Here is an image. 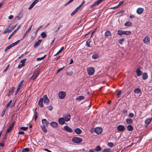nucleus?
<instances>
[{
	"label": "nucleus",
	"mask_w": 152,
	"mask_h": 152,
	"mask_svg": "<svg viewBox=\"0 0 152 152\" xmlns=\"http://www.w3.org/2000/svg\"><path fill=\"white\" fill-rule=\"evenodd\" d=\"M87 71L88 75H92L94 73L95 70L94 67H88L87 69Z\"/></svg>",
	"instance_id": "nucleus-1"
},
{
	"label": "nucleus",
	"mask_w": 152,
	"mask_h": 152,
	"mask_svg": "<svg viewBox=\"0 0 152 152\" xmlns=\"http://www.w3.org/2000/svg\"><path fill=\"white\" fill-rule=\"evenodd\" d=\"M20 41V40H19L17 41L16 42L11 44V45H10L8 46L4 50V51H7L8 50L10 49L11 48L17 45L18 43H19Z\"/></svg>",
	"instance_id": "nucleus-2"
},
{
	"label": "nucleus",
	"mask_w": 152,
	"mask_h": 152,
	"mask_svg": "<svg viewBox=\"0 0 152 152\" xmlns=\"http://www.w3.org/2000/svg\"><path fill=\"white\" fill-rule=\"evenodd\" d=\"M73 142L77 143H80L82 141V139L78 137H74L72 140Z\"/></svg>",
	"instance_id": "nucleus-3"
},
{
	"label": "nucleus",
	"mask_w": 152,
	"mask_h": 152,
	"mask_svg": "<svg viewBox=\"0 0 152 152\" xmlns=\"http://www.w3.org/2000/svg\"><path fill=\"white\" fill-rule=\"evenodd\" d=\"M66 94L65 92L63 91H60L58 93L59 98L60 99H64L66 96Z\"/></svg>",
	"instance_id": "nucleus-4"
},
{
	"label": "nucleus",
	"mask_w": 152,
	"mask_h": 152,
	"mask_svg": "<svg viewBox=\"0 0 152 152\" xmlns=\"http://www.w3.org/2000/svg\"><path fill=\"white\" fill-rule=\"evenodd\" d=\"M118 130L120 132H123L125 129V128L124 126L122 125H119L117 127Z\"/></svg>",
	"instance_id": "nucleus-5"
},
{
	"label": "nucleus",
	"mask_w": 152,
	"mask_h": 152,
	"mask_svg": "<svg viewBox=\"0 0 152 152\" xmlns=\"http://www.w3.org/2000/svg\"><path fill=\"white\" fill-rule=\"evenodd\" d=\"M102 131V129L101 127H97L95 129V131L96 134H101Z\"/></svg>",
	"instance_id": "nucleus-6"
},
{
	"label": "nucleus",
	"mask_w": 152,
	"mask_h": 152,
	"mask_svg": "<svg viewBox=\"0 0 152 152\" xmlns=\"http://www.w3.org/2000/svg\"><path fill=\"white\" fill-rule=\"evenodd\" d=\"M63 129L64 130L66 131V132H73L72 129L71 128H70L69 126H64V127Z\"/></svg>",
	"instance_id": "nucleus-7"
},
{
	"label": "nucleus",
	"mask_w": 152,
	"mask_h": 152,
	"mask_svg": "<svg viewBox=\"0 0 152 152\" xmlns=\"http://www.w3.org/2000/svg\"><path fill=\"white\" fill-rule=\"evenodd\" d=\"M150 39L148 36L146 37L143 39V42L146 44L148 45L150 43Z\"/></svg>",
	"instance_id": "nucleus-8"
},
{
	"label": "nucleus",
	"mask_w": 152,
	"mask_h": 152,
	"mask_svg": "<svg viewBox=\"0 0 152 152\" xmlns=\"http://www.w3.org/2000/svg\"><path fill=\"white\" fill-rule=\"evenodd\" d=\"M43 100H44V103L46 104H48L49 102V100L46 95H45L44 96Z\"/></svg>",
	"instance_id": "nucleus-9"
},
{
	"label": "nucleus",
	"mask_w": 152,
	"mask_h": 152,
	"mask_svg": "<svg viewBox=\"0 0 152 152\" xmlns=\"http://www.w3.org/2000/svg\"><path fill=\"white\" fill-rule=\"evenodd\" d=\"M58 121L60 125H63L65 123L64 118H59Z\"/></svg>",
	"instance_id": "nucleus-10"
},
{
	"label": "nucleus",
	"mask_w": 152,
	"mask_h": 152,
	"mask_svg": "<svg viewBox=\"0 0 152 152\" xmlns=\"http://www.w3.org/2000/svg\"><path fill=\"white\" fill-rule=\"evenodd\" d=\"M14 122H13L12 123L11 125L7 129L6 132L7 133H8L10 132L13 129L14 126Z\"/></svg>",
	"instance_id": "nucleus-11"
},
{
	"label": "nucleus",
	"mask_w": 152,
	"mask_h": 152,
	"mask_svg": "<svg viewBox=\"0 0 152 152\" xmlns=\"http://www.w3.org/2000/svg\"><path fill=\"white\" fill-rule=\"evenodd\" d=\"M21 27V25H20L14 31H13L10 35L8 38V39H10V38L12 37L15 33L17 31H18L20 28Z\"/></svg>",
	"instance_id": "nucleus-12"
},
{
	"label": "nucleus",
	"mask_w": 152,
	"mask_h": 152,
	"mask_svg": "<svg viewBox=\"0 0 152 152\" xmlns=\"http://www.w3.org/2000/svg\"><path fill=\"white\" fill-rule=\"evenodd\" d=\"M39 74V72L38 71L36 72L35 73H34L32 76L31 77V79L32 80H34L37 77L38 75Z\"/></svg>",
	"instance_id": "nucleus-13"
},
{
	"label": "nucleus",
	"mask_w": 152,
	"mask_h": 152,
	"mask_svg": "<svg viewBox=\"0 0 152 152\" xmlns=\"http://www.w3.org/2000/svg\"><path fill=\"white\" fill-rule=\"evenodd\" d=\"M63 118H64V121L67 122L70 120L71 116L69 114H68L64 116Z\"/></svg>",
	"instance_id": "nucleus-14"
},
{
	"label": "nucleus",
	"mask_w": 152,
	"mask_h": 152,
	"mask_svg": "<svg viewBox=\"0 0 152 152\" xmlns=\"http://www.w3.org/2000/svg\"><path fill=\"white\" fill-rule=\"evenodd\" d=\"M140 68H138L136 71V74L138 76H140L142 74V71L140 70Z\"/></svg>",
	"instance_id": "nucleus-15"
},
{
	"label": "nucleus",
	"mask_w": 152,
	"mask_h": 152,
	"mask_svg": "<svg viewBox=\"0 0 152 152\" xmlns=\"http://www.w3.org/2000/svg\"><path fill=\"white\" fill-rule=\"evenodd\" d=\"M42 41V39H39L38 41L36 42L35 44L34 45V48H36L38 47L41 44Z\"/></svg>",
	"instance_id": "nucleus-16"
},
{
	"label": "nucleus",
	"mask_w": 152,
	"mask_h": 152,
	"mask_svg": "<svg viewBox=\"0 0 152 152\" xmlns=\"http://www.w3.org/2000/svg\"><path fill=\"white\" fill-rule=\"evenodd\" d=\"M144 11V9L142 8H139L137 10V13L139 15L141 14Z\"/></svg>",
	"instance_id": "nucleus-17"
},
{
	"label": "nucleus",
	"mask_w": 152,
	"mask_h": 152,
	"mask_svg": "<svg viewBox=\"0 0 152 152\" xmlns=\"http://www.w3.org/2000/svg\"><path fill=\"white\" fill-rule=\"evenodd\" d=\"M74 132L76 134H79L81 133L82 131L80 129L77 128L74 130Z\"/></svg>",
	"instance_id": "nucleus-18"
},
{
	"label": "nucleus",
	"mask_w": 152,
	"mask_h": 152,
	"mask_svg": "<svg viewBox=\"0 0 152 152\" xmlns=\"http://www.w3.org/2000/svg\"><path fill=\"white\" fill-rule=\"evenodd\" d=\"M43 98H41L38 102V104L40 107H42L43 106Z\"/></svg>",
	"instance_id": "nucleus-19"
},
{
	"label": "nucleus",
	"mask_w": 152,
	"mask_h": 152,
	"mask_svg": "<svg viewBox=\"0 0 152 152\" xmlns=\"http://www.w3.org/2000/svg\"><path fill=\"white\" fill-rule=\"evenodd\" d=\"M50 124L51 126L53 127H56L58 126L57 123L55 121L51 122Z\"/></svg>",
	"instance_id": "nucleus-20"
},
{
	"label": "nucleus",
	"mask_w": 152,
	"mask_h": 152,
	"mask_svg": "<svg viewBox=\"0 0 152 152\" xmlns=\"http://www.w3.org/2000/svg\"><path fill=\"white\" fill-rule=\"evenodd\" d=\"M42 123L43 124L47 126L49 124L48 122L45 119H43L42 120Z\"/></svg>",
	"instance_id": "nucleus-21"
},
{
	"label": "nucleus",
	"mask_w": 152,
	"mask_h": 152,
	"mask_svg": "<svg viewBox=\"0 0 152 152\" xmlns=\"http://www.w3.org/2000/svg\"><path fill=\"white\" fill-rule=\"evenodd\" d=\"M152 120V118H148L145 121V124H146L147 125H148L150 124L151 121Z\"/></svg>",
	"instance_id": "nucleus-22"
},
{
	"label": "nucleus",
	"mask_w": 152,
	"mask_h": 152,
	"mask_svg": "<svg viewBox=\"0 0 152 152\" xmlns=\"http://www.w3.org/2000/svg\"><path fill=\"white\" fill-rule=\"evenodd\" d=\"M85 99V97L83 96H78L76 98V100H78L79 101H81L84 99Z\"/></svg>",
	"instance_id": "nucleus-23"
},
{
	"label": "nucleus",
	"mask_w": 152,
	"mask_h": 152,
	"mask_svg": "<svg viewBox=\"0 0 152 152\" xmlns=\"http://www.w3.org/2000/svg\"><path fill=\"white\" fill-rule=\"evenodd\" d=\"M142 78L143 80H146L148 78V76L146 73H144L142 75Z\"/></svg>",
	"instance_id": "nucleus-24"
},
{
	"label": "nucleus",
	"mask_w": 152,
	"mask_h": 152,
	"mask_svg": "<svg viewBox=\"0 0 152 152\" xmlns=\"http://www.w3.org/2000/svg\"><path fill=\"white\" fill-rule=\"evenodd\" d=\"M132 24V23L130 21H127L124 24V26H131Z\"/></svg>",
	"instance_id": "nucleus-25"
},
{
	"label": "nucleus",
	"mask_w": 152,
	"mask_h": 152,
	"mask_svg": "<svg viewBox=\"0 0 152 152\" xmlns=\"http://www.w3.org/2000/svg\"><path fill=\"white\" fill-rule=\"evenodd\" d=\"M14 92V88H12L9 91L8 96H9L11 95H12Z\"/></svg>",
	"instance_id": "nucleus-26"
},
{
	"label": "nucleus",
	"mask_w": 152,
	"mask_h": 152,
	"mask_svg": "<svg viewBox=\"0 0 152 152\" xmlns=\"http://www.w3.org/2000/svg\"><path fill=\"white\" fill-rule=\"evenodd\" d=\"M126 122L128 124H132L133 122V121L132 120V119L129 118H127L126 120Z\"/></svg>",
	"instance_id": "nucleus-27"
},
{
	"label": "nucleus",
	"mask_w": 152,
	"mask_h": 152,
	"mask_svg": "<svg viewBox=\"0 0 152 152\" xmlns=\"http://www.w3.org/2000/svg\"><path fill=\"white\" fill-rule=\"evenodd\" d=\"M104 35L105 37L109 36L111 35V33L110 31L107 30L105 32Z\"/></svg>",
	"instance_id": "nucleus-28"
},
{
	"label": "nucleus",
	"mask_w": 152,
	"mask_h": 152,
	"mask_svg": "<svg viewBox=\"0 0 152 152\" xmlns=\"http://www.w3.org/2000/svg\"><path fill=\"white\" fill-rule=\"evenodd\" d=\"M41 128L43 132L44 133H46L47 132V129L46 128L45 125H42L41 126Z\"/></svg>",
	"instance_id": "nucleus-29"
},
{
	"label": "nucleus",
	"mask_w": 152,
	"mask_h": 152,
	"mask_svg": "<svg viewBox=\"0 0 152 152\" xmlns=\"http://www.w3.org/2000/svg\"><path fill=\"white\" fill-rule=\"evenodd\" d=\"M131 32L130 31H123V34L128 35L130 34Z\"/></svg>",
	"instance_id": "nucleus-30"
},
{
	"label": "nucleus",
	"mask_w": 152,
	"mask_h": 152,
	"mask_svg": "<svg viewBox=\"0 0 152 152\" xmlns=\"http://www.w3.org/2000/svg\"><path fill=\"white\" fill-rule=\"evenodd\" d=\"M127 130L129 131H132L133 130V127L132 126L129 125L127 126Z\"/></svg>",
	"instance_id": "nucleus-31"
},
{
	"label": "nucleus",
	"mask_w": 152,
	"mask_h": 152,
	"mask_svg": "<svg viewBox=\"0 0 152 152\" xmlns=\"http://www.w3.org/2000/svg\"><path fill=\"white\" fill-rule=\"evenodd\" d=\"M94 149L95 151H99L101 150V148L99 145L96 146Z\"/></svg>",
	"instance_id": "nucleus-32"
},
{
	"label": "nucleus",
	"mask_w": 152,
	"mask_h": 152,
	"mask_svg": "<svg viewBox=\"0 0 152 152\" xmlns=\"http://www.w3.org/2000/svg\"><path fill=\"white\" fill-rule=\"evenodd\" d=\"M141 91V90L139 88H136L134 90V92L136 94H139Z\"/></svg>",
	"instance_id": "nucleus-33"
},
{
	"label": "nucleus",
	"mask_w": 152,
	"mask_h": 152,
	"mask_svg": "<svg viewBox=\"0 0 152 152\" xmlns=\"http://www.w3.org/2000/svg\"><path fill=\"white\" fill-rule=\"evenodd\" d=\"M46 55H45L43 57H40V58H37L36 60L37 61H39L42 60L46 56Z\"/></svg>",
	"instance_id": "nucleus-34"
},
{
	"label": "nucleus",
	"mask_w": 152,
	"mask_h": 152,
	"mask_svg": "<svg viewBox=\"0 0 152 152\" xmlns=\"http://www.w3.org/2000/svg\"><path fill=\"white\" fill-rule=\"evenodd\" d=\"M99 57L98 55L97 54H94L92 56V58L95 59Z\"/></svg>",
	"instance_id": "nucleus-35"
},
{
	"label": "nucleus",
	"mask_w": 152,
	"mask_h": 152,
	"mask_svg": "<svg viewBox=\"0 0 152 152\" xmlns=\"http://www.w3.org/2000/svg\"><path fill=\"white\" fill-rule=\"evenodd\" d=\"M6 140V139H4L3 140V141L1 142V143H0V147H3L4 146V143Z\"/></svg>",
	"instance_id": "nucleus-36"
},
{
	"label": "nucleus",
	"mask_w": 152,
	"mask_h": 152,
	"mask_svg": "<svg viewBox=\"0 0 152 152\" xmlns=\"http://www.w3.org/2000/svg\"><path fill=\"white\" fill-rule=\"evenodd\" d=\"M117 34L121 36L123 34V31L121 30H118Z\"/></svg>",
	"instance_id": "nucleus-37"
},
{
	"label": "nucleus",
	"mask_w": 152,
	"mask_h": 152,
	"mask_svg": "<svg viewBox=\"0 0 152 152\" xmlns=\"http://www.w3.org/2000/svg\"><path fill=\"white\" fill-rule=\"evenodd\" d=\"M64 49V47H63L61 48L60 50L54 55V56H56L61 53Z\"/></svg>",
	"instance_id": "nucleus-38"
},
{
	"label": "nucleus",
	"mask_w": 152,
	"mask_h": 152,
	"mask_svg": "<svg viewBox=\"0 0 152 152\" xmlns=\"http://www.w3.org/2000/svg\"><path fill=\"white\" fill-rule=\"evenodd\" d=\"M124 38H123L118 40V42L121 45H122L124 43Z\"/></svg>",
	"instance_id": "nucleus-39"
},
{
	"label": "nucleus",
	"mask_w": 152,
	"mask_h": 152,
	"mask_svg": "<svg viewBox=\"0 0 152 152\" xmlns=\"http://www.w3.org/2000/svg\"><path fill=\"white\" fill-rule=\"evenodd\" d=\"M12 100H10V101L7 103L6 105L5 106V108H7L10 105V104L12 102Z\"/></svg>",
	"instance_id": "nucleus-40"
},
{
	"label": "nucleus",
	"mask_w": 152,
	"mask_h": 152,
	"mask_svg": "<svg viewBox=\"0 0 152 152\" xmlns=\"http://www.w3.org/2000/svg\"><path fill=\"white\" fill-rule=\"evenodd\" d=\"M41 35L42 38H45L46 37V34L45 32H42L41 33Z\"/></svg>",
	"instance_id": "nucleus-41"
},
{
	"label": "nucleus",
	"mask_w": 152,
	"mask_h": 152,
	"mask_svg": "<svg viewBox=\"0 0 152 152\" xmlns=\"http://www.w3.org/2000/svg\"><path fill=\"white\" fill-rule=\"evenodd\" d=\"M6 111V109H5V108H4L3 109V110L2 111V112L1 113V117H4V115L5 114V113Z\"/></svg>",
	"instance_id": "nucleus-42"
},
{
	"label": "nucleus",
	"mask_w": 152,
	"mask_h": 152,
	"mask_svg": "<svg viewBox=\"0 0 152 152\" xmlns=\"http://www.w3.org/2000/svg\"><path fill=\"white\" fill-rule=\"evenodd\" d=\"M26 59L24 58L20 61V64L21 63V64H23L24 65L25 63L26 62Z\"/></svg>",
	"instance_id": "nucleus-43"
},
{
	"label": "nucleus",
	"mask_w": 152,
	"mask_h": 152,
	"mask_svg": "<svg viewBox=\"0 0 152 152\" xmlns=\"http://www.w3.org/2000/svg\"><path fill=\"white\" fill-rule=\"evenodd\" d=\"M78 11V10L76 8L75 10L71 13V15L72 16L74 15Z\"/></svg>",
	"instance_id": "nucleus-44"
},
{
	"label": "nucleus",
	"mask_w": 152,
	"mask_h": 152,
	"mask_svg": "<svg viewBox=\"0 0 152 152\" xmlns=\"http://www.w3.org/2000/svg\"><path fill=\"white\" fill-rule=\"evenodd\" d=\"M20 129L23 131H26L28 129V127H20Z\"/></svg>",
	"instance_id": "nucleus-45"
},
{
	"label": "nucleus",
	"mask_w": 152,
	"mask_h": 152,
	"mask_svg": "<svg viewBox=\"0 0 152 152\" xmlns=\"http://www.w3.org/2000/svg\"><path fill=\"white\" fill-rule=\"evenodd\" d=\"M90 42L89 41H87L86 42V45L88 47H91V46L90 45Z\"/></svg>",
	"instance_id": "nucleus-46"
},
{
	"label": "nucleus",
	"mask_w": 152,
	"mask_h": 152,
	"mask_svg": "<svg viewBox=\"0 0 152 152\" xmlns=\"http://www.w3.org/2000/svg\"><path fill=\"white\" fill-rule=\"evenodd\" d=\"M111 150L110 148H107L104 150L102 152H110Z\"/></svg>",
	"instance_id": "nucleus-47"
},
{
	"label": "nucleus",
	"mask_w": 152,
	"mask_h": 152,
	"mask_svg": "<svg viewBox=\"0 0 152 152\" xmlns=\"http://www.w3.org/2000/svg\"><path fill=\"white\" fill-rule=\"evenodd\" d=\"M30 150V149L29 148H24L22 150V152H25L26 151H28Z\"/></svg>",
	"instance_id": "nucleus-48"
},
{
	"label": "nucleus",
	"mask_w": 152,
	"mask_h": 152,
	"mask_svg": "<svg viewBox=\"0 0 152 152\" xmlns=\"http://www.w3.org/2000/svg\"><path fill=\"white\" fill-rule=\"evenodd\" d=\"M107 145L109 146L110 147H113L114 146V144L112 142H108L107 144Z\"/></svg>",
	"instance_id": "nucleus-49"
},
{
	"label": "nucleus",
	"mask_w": 152,
	"mask_h": 152,
	"mask_svg": "<svg viewBox=\"0 0 152 152\" xmlns=\"http://www.w3.org/2000/svg\"><path fill=\"white\" fill-rule=\"evenodd\" d=\"M33 25H32L26 31V34H28L29 32L31 30V28L32 26Z\"/></svg>",
	"instance_id": "nucleus-50"
},
{
	"label": "nucleus",
	"mask_w": 152,
	"mask_h": 152,
	"mask_svg": "<svg viewBox=\"0 0 152 152\" xmlns=\"http://www.w3.org/2000/svg\"><path fill=\"white\" fill-rule=\"evenodd\" d=\"M121 91H119L118 92V93L117 94V98H119L120 96V95H121Z\"/></svg>",
	"instance_id": "nucleus-51"
},
{
	"label": "nucleus",
	"mask_w": 152,
	"mask_h": 152,
	"mask_svg": "<svg viewBox=\"0 0 152 152\" xmlns=\"http://www.w3.org/2000/svg\"><path fill=\"white\" fill-rule=\"evenodd\" d=\"M8 33H10V31L7 29V28H6L5 30L3 31V33L4 34H6L7 32Z\"/></svg>",
	"instance_id": "nucleus-52"
},
{
	"label": "nucleus",
	"mask_w": 152,
	"mask_h": 152,
	"mask_svg": "<svg viewBox=\"0 0 152 152\" xmlns=\"http://www.w3.org/2000/svg\"><path fill=\"white\" fill-rule=\"evenodd\" d=\"M129 116L130 118H132L134 117V114L133 113H130L129 114Z\"/></svg>",
	"instance_id": "nucleus-53"
},
{
	"label": "nucleus",
	"mask_w": 152,
	"mask_h": 152,
	"mask_svg": "<svg viewBox=\"0 0 152 152\" xmlns=\"http://www.w3.org/2000/svg\"><path fill=\"white\" fill-rule=\"evenodd\" d=\"M38 113L37 112H35V114L34 115V119H35V121H36L37 118V116H38Z\"/></svg>",
	"instance_id": "nucleus-54"
},
{
	"label": "nucleus",
	"mask_w": 152,
	"mask_h": 152,
	"mask_svg": "<svg viewBox=\"0 0 152 152\" xmlns=\"http://www.w3.org/2000/svg\"><path fill=\"white\" fill-rule=\"evenodd\" d=\"M124 1H120L119 2L118 4L117 5V6L118 7H119L121 6L124 3Z\"/></svg>",
	"instance_id": "nucleus-55"
},
{
	"label": "nucleus",
	"mask_w": 152,
	"mask_h": 152,
	"mask_svg": "<svg viewBox=\"0 0 152 152\" xmlns=\"http://www.w3.org/2000/svg\"><path fill=\"white\" fill-rule=\"evenodd\" d=\"M24 65L23 64H19L18 66V69H20L22 68L24 66Z\"/></svg>",
	"instance_id": "nucleus-56"
},
{
	"label": "nucleus",
	"mask_w": 152,
	"mask_h": 152,
	"mask_svg": "<svg viewBox=\"0 0 152 152\" xmlns=\"http://www.w3.org/2000/svg\"><path fill=\"white\" fill-rule=\"evenodd\" d=\"M9 66H10V65L9 64L6 67L4 70L3 72H6L7 71V69L9 68Z\"/></svg>",
	"instance_id": "nucleus-57"
},
{
	"label": "nucleus",
	"mask_w": 152,
	"mask_h": 152,
	"mask_svg": "<svg viewBox=\"0 0 152 152\" xmlns=\"http://www.w3.org/2000/svg\"><path fill=\"white\" fill-rule=\"evenodd\" d=\"M34 6V4L33 3H31V4L30 5V7H29L28 9L30 10L32 8H33Z\"/></svg>",
	"instance_id": "nucleus-58"
},
{
	"label": "nucleus",
	"mask_w": 152,
	"mask_h": 152,
	"mask_svg": "<svg viewBox=\"0 0 152 152\" xmlns=\"http://www.w3.org/2000/svg\"><path fill=\"white\" fill-rule=\"evenodd\" d=\"M96 2L97 3V4L98 5H99L101 3V2H102V0H98L97 1H96Z\"/></svg>",
	"instance_id": "nucleus-59"
},
{
	"label": "nucleus",
	"mask_w": 152,
	"mask_h": 152,
	"mask_svg": "<svg viewBox=\"0 0 152 152\" xmlns=\"http://www.w3.org/2000/svg\"><path fill=\"white\" fill-rule=\"evenodd\" d=\"M23 80H22V81H21L19 84L18 86L21 87L23 85Z\"/></svg>",
	"instance_id": "nucleus-60"
},
{
	"label": "nucleus",
	"mask_w": 152,
	"mask_h": 152,
	"mask_svg": "<svg viewBox=\"0 0 152 152\" xmlns=\"http://www.w3.org/2000/svg\"><path fill=\"white\" fill-rule=\"evenodd\" d=\"M4 1H2L0 3V9L2 7V6L4 4Z\"/></svg>",
	"instance_id": "nucleus-61"
},
{
	"label": "nucleus",
	"mask_w": 152,
	"mask_h": 152,
	"mask_svg": "<svg viewBox=\"0 0 152 152\" xmlns=\"http://www.w3.org/2000/svg\"><path fill=\"white\" fill-rule=\"evenodd\" d=\"M73 1L72 0H69L68 2L67 3H66L65 5V6H66L69 3H71Z\"/></svg>",
	"instance_id": "nucleus-62"
},
{
	"label": "nucleus",
	"mask_w": 152,
	"mask_h": 152,
	"mask_svg": "<svg viewBox=\"0 0 152 152\" xmlns=\"http://www.w3.org/2000/svg\"><path fill=\"white\" fill-rule=\"evenodd\" d=\"M53 109V107L52 106H49L48 107V110H50V111L52 110Z\"/></svg>",
	"instance_id": "nucleus-63"
},
{
	"label": "nucleus",
	"mask_w": 152,
	"mask_h": 152,
	"mask_svg": "<svg viewBox=\"0 0 152 152\" xmlns=\"http://www.w3.org/2000/svg\"><path fill=\"white\" fill-rule=\"evenodd\" d=\"M95 151L94 149H91L89 151V152H94Z\"/></svg>",
	"instance_id": "nucleus-64"
}]
</instances>
